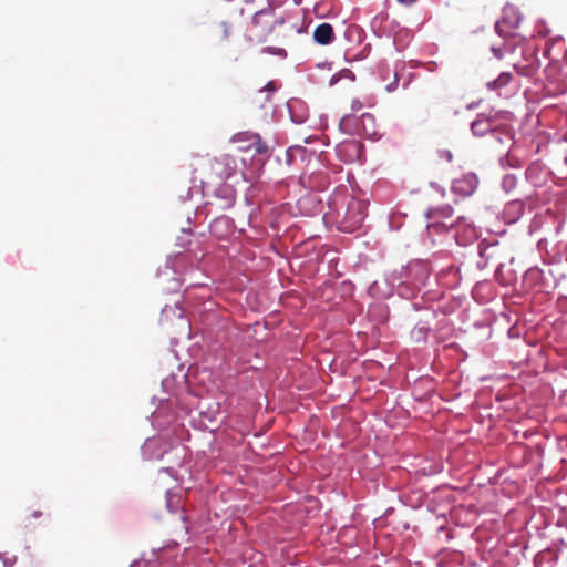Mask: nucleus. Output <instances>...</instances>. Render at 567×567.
<instances>
[{"instance_id":"f257e3e1","label":"nucleus","mask_w":567,"mask_h":567,"mask_svg":"<svg viewBox=\"0 0 567 567\" xmlns=\"http://www.w3.org/2000/svg\"><path fill=\"white\" fill-rule=\"evenodd\" d=\"M236 169V159L224 154L219 157L200 159L193 171V178L199 179L202 184H210L230 178Z\"/></svg>"},{"instance_id":"f03ea898","label":"nucleus","mask_w":567,"mask_h":567,"mask_svg":"<svg viewBox=\"0 0 567 567\" xmlns=\"http://www.w3.org/2000/svg\"><path fill=\"white\" fill-rule=\"evenodd\" d=\"M284 23V17L277 16L275 9L270 6L258 10L251 19V25L256 30L255 35L258 42H265L276 27Z\"/></svg>"},{"instance_id":"7ed1b4c3","label":"nucleus","mask_w":567,"mask_h":567,"mask_svg":"<svg viewBox=\"0 0 567 567\" xmlns=\"http://www.w3.org/2000/svg\"><path fill=\"white\" fill-rule=\"evenodd\" d=\"M365 218V206L364 204L355 198H351L348 202L347 209L344 212L343 220L341 221V228L344 231H353L359 228Z\"/></svg>"},{"instance_id":"20e7f679","label":"nucleus","mask_w":567,"mask_h":567,"mask_svg":"<svg viewBox=\"0 0 567 567\" xmlns=\"http://www.w3.org/2000/svg\"><path fill=\"white\" fill-rule=\"evenodd\" d=\"M233 141L239 143L241 152L254 151L256 155H269V146L257 133L241 132L234 135Z\"/></svg>"},{"instance_id":"39448f33","label":"nucleus","mask_w":567,"mask_h":567,"mask_svg":"<svg viewBox=\"0 0 567 567\" xmlns=\"http://www.w3.org/2000/svg\"><path fill=\"white\" fill-rule=\"evenodd\" d=\"M453 215V208L451 206H442L437 208L429 209L426 217L432 220L427 225V230L446 231L453 224H447L445 220L450 219Z\"/></svg>"},{"instance_id":"423d86ee","label":"nucleus","mask_w":567,"mask_h":567,"mask_svg":"<svg viewBox=\"0 0 567 567\" xmlns=\"http://www.w3.org/2000/svg\"><path fill=\"white\" fill-rule=\"evenodd\" d=\"M520 16L513 9L507 8L503 11L502 19L496 23V32L506 39L512 34V31L518 28L520 23Z\"/></svg>"},{"instance_id":"0eeeda50","label":"nucleus","mask_w":567,"mask_h":567,"mask_svg":"<svg viewBox=\"0 0 567 567\" xmlns=\"http://www.w3.org/2000/svg\"><path fill=\"white\" fill-rule=\"evenodd\" d=\"M499 127L497 115L478 114L476 120L472 122L471 130L476 136H484L488 132H494Z\"/></svg>"},{"instance_id":"6e6552de","label":"nucleus","mask_w":567,"mask_h":567,"mask_svg":"<svg viewBox=\"0 0 567 567\" xmlns=\"http://www.w3.org/2000/svg\"><path fill=\"white\" fill-rule=\"evenodd\" d=\"M477 184L478 181L475 174H465L453 181L452 190L454 194L466 197L475 192Z\"/></svg>"},{"instance_id":"1a4fd4ad","label":"nucleus","mask_w":567,"mask_h":567,"mask_svg":"<svg viewBox=\"0 0 567 567\" xmlns=\"http://www.w3.org/2000/svg\"><path fill=\"white\" fill-rule=\"evenodd\" d=\"M524 54L526 55V63H520L518 61L513 63V66L523 75H530L535 70L538 69V58L536 55V50L534 48L524 49Z\"/></svg>"},{"instance_id":"9d476101","label":"nucleus","mask_w":567,"mask_h":567,"mask_svg":"<svg viewBox=\"0 0 567 567\" xmlns=\"http://www.w3.org/2000/svg\"><path fill=\"white\" fill-rule=\"evenodd\" d=\"M313 40L321 45H328L334 40V31L330 23L323 22L316 27Z\"/></svg>"},{"instance_id":"9b49d317","label":"nucleus","mask_w":567,"mask_h":567,"mask_svg":"<svg viewBox=\"0 0 567 567\" xmlns=\"http://www.w3.org/2000/svg\"><path fill=\"white\" fill-rule=\"evenodd\" d=\"M512 80V74L509 72H503L498 75L497 79L487 83V87L489 90H496L506 86Z\"/></svg>"},{"instance_id":"f8f14e48","label":"nucleus","mask_w":567,"mask_h":567,"mask_svg":"<svg viewBox=\"0 0 567 567\" xmlns=\"http://www.w3.org/2000/svg\"><path fill=\"white\" fill-rule=\"evenodd\" d=\"M514 49L513 45L508 42H504L501 45L493 44L492 45V52L494 56L498 60H502L505 58L507 53H513Z\"/></svg>"},{"instance_id":"ddd939ff","label":"nucleus","mask_w":567,"mask_h":567,"mask_svg":"<svg viewBox=\"0 0 567 567\" xmlns=\"http://www.w3.org/2000/svg\"><path fill=\"white\" fill-rule=\"evenodd\" d=\"M360 151H361V144L357 141H349V142L342 143L338 148L339 153L349 152L351 154H354L357 157L359 156Z\"/></svg>"},{"instance_id":"4468645a","label":"nucleus","mask_w":567,"mask_h":567,"mask_svg":"<svg viewBox=\"0 0 567 567\" xmlns=\"http://www.w3.org/2000/svg\"><path fill=\"white\" fill-rule=\"evenodd\" d=\"M261 52L267 53V54L277 55L280 58L287 56L286 50L282 48H278V47H265V48H262Z\"/></svg>"},{"instance_id":"2eb2a0df","label":"nucleus","mask_w":567,"mask_h":567,"mask_svg":"<svg viewBox=\"0 0 567 567\" xmlns=\"http://www.w3.org/2000/svg\"><path fill=\"white\" fill-rule=\"evenodd\" d=\"M220 27H221V30H223V38L227 39L230 35V33H231L230 25L227 22H223L220 24Z\"/></svg>"},{"instance_id":"dca6fc26","label":"nucleus","mask_w":567,"mask_h":567,"mask_svg":"<svg viewBox=\"0 0 567 567\" xmlns=\"http://www.w3.org/2000/svg\"><path fill=\"white\" fill-rule=\"evenodd\" d=\"M351 106L353 111H359L362 109V103L359 100H353Z\"/></svg>"},{"instance_id":"f3484780","label":"nucleus","mask_w":567,"mask_h":567,"mask_svg":"<svg viewBox=\"0 0 567 567\" xmlns=\"http://www.w3.org/2000/svg\"><path fill=\"white\" fill-rule=\"evenodd\" d=\"M262 91H268V92H274L275 91V85L272 82H269L264 89Z\"/></svg>"},{"instance_id":"a211bd4d","label":"nucleus","mask_w":567,"mask_h":567,"mask_svg":"<svg viewBox=\"0 0 567 567\" xmlns=\"http://www.w3.org/2000/svg\"><path fill=\"white\" fill-rule=\"evenodd\" d=\"M441 153H442V155H443V156H444L449 162H451V161H452L453 156H452V153H451L450 151H442Z\"/></svg>"},{"instance_id":"6ab92c4d","label":"nucleus","mask_w":567,"mask_h":567,"mask_svg":"<svg viewBox=\"0 0 567 567\" xmlns=\"http://www.w3.org/2000/svg\"><path fill=\"white\" fill-rule=\"evenodd\" d=\"M416 0H398V2L402 3V4H405V6H409V4H412L413 2H415Z\"/></svg>"},{"instance_id":"aec40b11","label":"nucleus","mask_w":567,"mask_h":567,"mask_svg":"<svg viewBox=\"0 0 567 567\" xmlns=\"http://www.w3.org/2000/svg\"><path fill=\"white\" fill-rule=\"evenodd\" d=\"M169 495H171V493H169V492H167V493H166V497H167V507H168V508L171 507V499H169Z\"/></svg>"},{"instance_id":"412c9836","label":"nucleus","mask_w":567,"mask_h":567,"mask_svg":"<svg viewBox=\"0 0 567 567\" xmlns=\"http://www.w3.org/2000/svg\"><path fill=\"white\" fill-rule=\"evenodd\" d=\"M363 117H368V118H372V116L370 114H364Z\"/></svg>"}]
</instances>
